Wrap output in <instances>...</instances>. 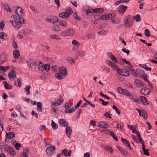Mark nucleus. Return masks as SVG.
<instances>
[{
    "mask_svg": "<svg viewBox=\"0 0 157 157\" xmlns=\"http://www.w3.org/2000/svg\"><path fill=\"white\" fill-rule=\"evenodd\" d=\"M118 148L120 151L124 155H127L128 152L127 151L125 150L123 148L121 147H118Z\"/></svg>",
    "mask_w": 157,
    "mask_h": 157,
    "instance_id": "31",
    "label": "nucleus"
},
{
    "mask_svg": "<svg viewBox=\"0 0 157 157\" xmlns=\"http://www.w3.org/2000/svg\"><path fill=\"white\" fill-rule=\"evenodd\" d=\"M50 37L51 38H52L53 39H56V40L61 39L59 36L56 35H51L50 36Z\"/></svg>",
    "mask_w": 157,
    "mask_h": 157,
    "instance_id": "38",
    "label": "nucleus"
},
{
    "mask_svg": "<svg viewBox=\"0 0 157 157\" xmlns=\"http://www.w3.org/2000/svg\"><path fill=\"white\" fill-rule=\"evenodd\" d=\"M121 60L123 62H125L126 63V64L129 65L130 67V68H131L132 67V66L130 62L129 61H127L126 59H121Z\"/></svg>",
    "mask_w": 157,
    "mask_h": 157,
    "instance_id": "56",
    "label": "nucleus"
},
{
    "mask_svg": "<svg viewBox=\"0 0 157 157\" xmlns=\"http://www.w3.org/2000/svg\"><path fill=\"white\" fill-rule=\"evenodd\" d=\"M52 68L53 71L57 73L55 76L59 80L64 78L67 75V70L64 67H59L56 66H54Z\"/></svg>",
    "mask_w": 157,
    "mask_h": 157,
    "instance_id": "2",
    "label": "nucleus"
},
{
    "mask_svg": "<svg viewBox=\"0 0 157 157\" xmlns=\"http://www.w3.org/2000/svg\"><path fill=\"white\" fill-rule=\"evenodd\" d=\"M63 153L64 154V155L67 157V156H70L71 155V151H70L68 152L67 150L66 149H64L62 151Z\"/></svg>",
    "mask_w": 157,
    "mask_h": 157,
    "instance_id": "29",
    "label": "nucleus"
},
{
    "mask_svg": "<svg viewBox=\"0 0 157 157\" xmlns=\"http://www.w3.org/2000/svg\"><path fill=\"white\" fill-rule=\"evenodd\" d=\"M107 33V31L102 30V31H100L99 32H98V33L99 34H100L101 35H106Z\"/></svg>",
    "mask_w": 157,
    "mask_h": 157,
    "instance_id": "58",
    "label": "nucleus"
},
{
    "mask_svg": "<svg viewBox=\"0 0 157 157\" xmlns=\"http://www.w3.org/2000/svg\"><path fill=\"white\" fill-rule=\"evenodd\" d=\"M141 77L146 81L148 82V81L147 79V76L145 74H142L141 75Z\"/></svg>",
    "mask_w": 157,
    "mask_h": 157,
    "instance_id": "62",
    "label": "nucleus"
},
{
    "mask_svg": "<svg viewBox=\"0 0 157 157\" xmlns=\"http://www.w3.org/2000/svg\"><path fill=\"white\" fill-rule=\"evenodd\" d=\"M56 17H48L46 18V20L48 22L50 23H53Z\"/></svg>",
    "mask_w": 157,
    "mask_h": 157,
    "instance_id": "36",
    "label": "nucleus"
},
{
    "mask_svg": "<svg viewBox=\"0 0 157 157\" xmlns=\"http://www.w3.org/2000/svg\"><path fill=\"white\" fill-rule=\"evenodd\" d=\"M105 20L112 19L113 17H115L116 15L114 13L105 14Z\"/></svg>",
    "mask_w": 157,
    "mask_h": 157,
    "instance_id": "25",
    "label": "nucleus"
},
{
    "mask_svg": "<svg viewBox=\"0 0 157 157\" xmlns=\"http://www.w3.org/2000/svg\"><path fill=\"white\" fill-rule=\"evenodd\" d=\"M67 60L70 64H73L75 63V62L73 60V59L71 57H68L67 58Z\"/></svg>",
    "mask_w": 157,
    "mask_h": 157,
    "instance_id": "52",
    "label": "nucleus"
},
{
    "mask_svg": "<svg viewBox=\"0 0 157 157\" xmlns=\"http://www.w3.org/2000/svg\"><path fill=\"white\" fill-rule=\"evenodd\" d=\"M74 30L72 29H68L63 32V34L65 36H72L75 34Z\"/></svg>",
    "mask_w": 157,
    "mask_h": 157,
    "instance_id": "10",
    "label": "nucleus"
},
{
    "mask_svg": "<svg viewBox=\"0 0 157 157\" xmlns=\"http://www.w3.org/2000/svg\"><path fill=\"white\" fill-rule=\"evenodd\" d=\"M128 8L127 6L120 5L119 8V11L120 13H123Z\"/></svg>",
    "mask_w": 157,
    "mask_h": 157,
    "instance_id": "23",
    "label": "nucleus"
},
{
    "mask_svg": "<svg viewBox=\"0 0 157 157\" xmlns=\"http://www.w3.org/2000/svg\"><path fill=\"white\" fill-rule=\"evenodd\" d=\"M134 83L137 86L139 87H141L142 86H144V83L139 80L135 79Z\"/></svg>",
    "mask_w": 157,
    "mask_h": 157,
    "instance_id": "16",
    "label": "nucleus"
},
{
    "mask_svg": "<svg viewBox=\"0 0 157 157\" xmlns=\"http://www.w3.org/2000/svg\"><path fill=\"white\" fill-rule=\"evenodd\" d=\"M105 62L108 66L111 67L112 69L114 70L117 71L119 68L117 65L110 60H106Z\"/></svg>",
    "mask_w": 157,
    "mask_h": 157,
    "instance_id": "8",
    "label": "nucleus"
},
{
    "mask_svg": "<svg viewBox=\"0 0 157 157\" xmlns=\"http://www.w3.org/2000/svg\"><path fill=\"white\" fill-rule=\"evenodd\" d=\"M139 114L141 117H143L145 120H146L147 118V115L146 114V112L144 110H141V111L139 113Z\"/></svg>",
    "mask_w": 157,
    "mask_h": 157,
    "instance_id": "27",
    "label": "nucleus"
},
{
    "mask_svg": "<svg viewBox=\"0 0 157 157\" xmlns=\"http://www.w3.org/2000/svg\"><path fill=\"white\" fill-rule=\"evenodd\" d=\"M111 21L114 24H118L120 23L119 19L118 18L116 17H115L112 18Z\"/></svg>",
    "mask_w": 157,
    "mask_h": 157,
    "instance_id": "26",
    "label": "nucleus"
},
{
    "mask_svg": "<svg viewBox=\"0 0 157 157\" xmlns=\"http://www.w3.org/2000/svg\"><path fill=\"white\" fill-rule=\"evenodd\" d=\"M15 12L18 16L16 15H12V18L13 19L14 21L10 20V22L13 25L16 29H19L21 26V24L25 23V20L21 17L23 15L22 8L20 7H18L15 10Z\"/></svg>",
    "mask_w": 157,
    "mask_h": 157,
    "instance_id": "1",
    "label": "nucleus"
},
{
    "mask_svg": "<svg viewBox=\"0 0 157 157\" xmlns=\"http://www.w3.org/2000/svg\"><path fill=\"white\" fill-rule=\"evenodd\" d=\"M14 146L16 149L18 150L21 147V144H20L16 143L15 144Z\"/></svg>",
    "mask_w": 157,
    "mask_h": 157,
    "instance_id": "64",
    "label": "nucleus"
},
{
    "mask_svg": "<svg viewBox=\"0 0 157 157\" xmlns=\"http://www.w3.org/2000/svg\"><path fill=\"white\" fill-rule=\"evenodd\" d=\"M4 86L5 88L7 89H10L12 88L11 85L6 81L4 82Z\"/></svg>",
    "mask_w": 157,
    "mask_h": 157,
    "instance_id": "41",
    "label": "nucleus"
},
{
    "mask_svg": "<svg viewBox=\"0 0 157 157\" xmlns=\"http://www.w3.org/2000/svg\"><path fill=\"white\" fill-rule=\"evenodd\" d=\"M72 44L76 46V47H74L72 49V50H75V51L76 52V50L75 49V48H79L78 46L80 45V44L77 40H73L72 41Z\"/></svg>",
    "mask_w": 157,
    "mask_h": 157,
    "instance_id": "21",
    "label": "nucleus"
},
{
    "mask_svg": "<svg viewBox=\"0 0 157 157\" xmlns=\"http://www.w3.org/2000/svg\"><path fill=\"white\" fill-rule=\"evenodd\" d=\"M59 17L65 18H67L69 17V14L65 12L61 13L59 14Z\"/></svg>",
    "mask_w": 157,
    "mask_h": 157,
    "instance_id": "28",
    "label": "nucleus"
},
{
    "mask_svg": "<svg viewBox=\"0 0 157 157\" xmlns=\"http://www.w3.org/2000/svg\"><path fill=\"white\" fill-rule=\"evenodd\" d=\"M28 65L31 68H33L36 66V63L35 62L33 61L31 59H29L27 62Z\"/></svg>",
    "mask_w": 157,
    "mask_h": 157,
    "instance_id": "24",
    "label": "nucleus"
},
{
    "mask_svg": "<svg viewBox=\"0 0 157 157\" xmlns=\"http://www.w3.org/2000/svg\"><path fill=\"white\" fill-rule=\"evenodd\" d=\"M55 150V147L54 146H51L47 147L46 150L45 152L48 155H51L54 153Z\"/></svg>",
    "mask_w": 157,
    "mask_h": 157,
    "instance_id": "9",
    "label": "nucleus"
},
{
    "mask_svg": "<svg viewBox=\"0 0 157 157\" xmlns=\"http://www.w3.org/2000/svg\"><path fill=\"white\" fill-rule=\"evenodd\" d=\"M140 91L141 94L146 95L148 94L151 92V90L148 88L145 87L141 89Z\"/></svg>",
    "mask_w": 157,
    "mask_h": 157,
    "instance_id": "11",
    "label": "nucleus"
},
{
    "mask_svg": "<svg viewBox=\"0 0 157 157\" xmlns=\"http://www.w3.org/2000/svg\"><path fill=\"white\" fill-rule=\"evenodd\" d=\"M3 7L4 9L7 11L10 12L12 10L9 6L6 4L3 5Z\"/></svg>",
    "mask_w": 157,
    "mask_h": 157,
    "instance_id": "44",
    "label": "nucleus"
},
{
    "mask_svg": "<svg viewBox=\"0 0 157 157\" xmlns=\"http://www.w3.org/2000/svg\"><path fill=\"white\" fill-rule=\"evenodd\" d=\"M133 19L136 21H141L140 15L137 14L133 17Z\"/></svg>",
    "mask_w": 157,
    "mask_h": 157,
    "instance_id": "40",
    "label": "nucleus"
},
{
    "mask_svg": "<svg viewBox=\"0 0 157 157\" xmlns=\"http://www.w3.org/2000/svg\"><path fill=\"white\" fill-rule=\"evenodd\" d=\"M59 23L60 25L63 27H66L67 26V23L64 21H59Z\"/></svg>",
    "mask_w": 157,
    "mask_h": 157,
    "instance_id": "42",
    "label": "nucleus"
},
{
    "mask_svg": "<svg viewBox=\"0 0 157 157\" xmlns=\"http://www.w3.org/2000/svg\"><path fill=\"white\" fill-rule=\"evenodd\" d=\"M17 80L18 82V86L19 87H20L21 86V78H18Z\"/></svg>",
    "mask_w": 157,
    "mask_h": 157,
    "instance_id": "60",
    "label": "nucleus"
},
{
    "mask_svg": "<svg viewBox=\"0 0 157 157\" xmlns=\"http://www.w3.org/2000/svg\"><path fill=\"white\" fill-rule=\"evenodd\" d=\"M103 11L104 10L101 8L95 9L93 10L94 12L97 13H102Z\"/></svg>",
    "mask_w": 157,
    "mask_h": 157,
    "instance_id": "33",
    "label": "nucleus"
},
{
    "mask_svg": "<svg viewBox=\"0 0 157 157\" xmlns=\"http://www.w3.org/2000/svg\"><path fill=\"white\" fill-rule=\"evenodd\" d=\"M72 103H69L68 102H67L65 103V107L66 108V109L67 108V109H68L71 107L72 106Z\"/></svg>",
    "mask_w": 157,
    "mask_h": 157,
    "instance_id": "45",
    "label": "nucleus"
},
{
    "mask_svg": "<svg viewBox=\"0 0 157 157\" xmlns=\"http://www.w3.org/2000/svg\"><path fill=\"white\" fill-rule=\"evenodd\" d=\"M72 12V10L70 8H68L66 9L65 13L69 14V16Z\"/></svg>",
    "mask_w": 157,
    "mask_h": 157,
    "instance_id": "50",
    "label": "nucleus"
},
{
    "mask_svg": "<svg viewBox=\"0 0 157 157\" xmlns=\"http://www.w3.org/2000/svg\"><path fill=\"white\" fill-rule=\"evenodd\" d=\"M50 68V65L48 64H46L44 66L43 68V71L44 70H45L47 71H49Z\"/></svg>",
    "mask_w": 157,
    "mask_h": 157,
    "instance_id": "53",
    "label": "nucleus"
},
{
    "mask_svg": "<svg viewBox=\"0 0 157 157\" xmlns=\"http://www.w3.org/2000/svg\"><path fill=\"white\" fill-rule=\"evenodd\" d=\"M95 35L94 33H90L87 36V38L88 39H93L95 37Z\"/></svg>",
    "mask_w": 157,
    "mask_h": 157,
    "instance_id": "48",
    "label": "nucleus"
},
{
    "mask_svg": "<svg viewBox=\"0 0 157 157\" xmlns=\"http://www.w3.org/2000/svg\"><path fill=\"white\" fill-rule=\"evenodd\" d=\"M51 125L53 129L54 130L58 128V124L53 120H52Z\"/></svg>",
    "mask_w": 157,
    "mask_h": 157,
    "instance_id": "39",
    "label": "nucleus"
},
{
    "mask_svg": "<svg viewBox=\"0 0 157 157\" xmlns=\"http://www.w3.org/2000/svg\"><path fill=\"white\" fill-rule=\"evenodd\" d=\"M144 32V34L146 36L148 37L150 36L151 34L150 31L148 29H145Z\"/></svg>",
    "mask_w": 157,
    "mask_h": 157,
    "instance_id": "51",
    "label": "nucleus"
},
{
    "mask_svg": "<svg viewBox=\"0 0 157 157\" xmlns=\"http://www.w3.org/2000/svg\"><path fill=\"white\" fill-rule=\"evenodd\" d=\"M63 98L62 97L61 95L60 96V98H58L57 100L55 99L56 102H53L51 105V106L52 107L53 106H57L61 105L63 102Z\"/></svg>",
    "mask_w": 157,
    "mask_h": 157,
    "instance_id": "7",
    "label": "nucleus"
},
{
    "mask_svg": "<svg viewBox=\"0 0 157 157\" xmlns=\"http://www.w3.org/2000/svg\"><path fill=\"white\" fill-rule=\"evenodd\" d=\"M52 29L54 31H59L60 30V29L59 27L58 26H54L52 27Z\"/></svg>",
    "mask_w": 157,
    "mask_h": 157,
    "instance_id": "55",
    "label": "nucleus"
},
{
    "mask_svg": "<svg viewBox=\"0 0 157 157\" xmlns=\"http://www.w3.org/2000/svg\"><path fill=\"white\" fill-rule=\"evenodd\" d=\"M15 135L14 132H10L9 133L6 132V137L5 141L6 142L7 139H11L15 137Z\"/></svg>",
    "mask_w": 157,
    "mask_h": 157,
    "instance_id": "14",
    "label": "nucleus"
},
{
    "mask_svg": "<svg viewBox=\"0 0 157 157\" xmlns=\"http://www.w3.org/2000/svg\"><path fill=\"white\" fill-rule=\"evenodd\" d=\"M58 23H59L58 19L56 17V18H55V19L54 20V21L53 22V23L54 26H57V24Z\"/></svg>",
    "mask_w": 157,
    "mask_h": 157,
    "instance_id": "63",
    "label": "nucleus"
},
{
    "mask_svg": "<svg viewBox=\"0 0 157 157\" xmlns=\"http://www.w3.org/2000/svg\"><path fill=\"white\" fill-rule=\"evenodd\" d=\"M3 147L6 151L10 154V155L14 156L15 155V152L14 151L13 148L7 145H5Z\"/></svg>",
    "mask_w": 157,
    "mask_h": 157,
    "instance_id": "4",
    "label": "nucleus"
},
{
    "mask_svg": "<svg viewBox=\"0 0 157 157\" xmlns=\"http://www.w3.org/2000/svg\"><path fill=\"white\" fill-rule=\"evenodd\" d=\"M108 56L109 58L112 61H113L115 63H117V60L116 57L111 53H108Z\"/></svg>",
    "mask_w": 157,
    "mask_h": 157,
    "instance_id": "19",
    "label": "nucleus"
},
{
    "mask_svg": "<svg viewBox=\"0 0 157 157\" xmlns=\"http://www.w3.org/2000/svg\"><path fill=\"white\" fill-rule=\"evenodd\" d=\"M140 99L142 102V103L144 105H148L147 101L146 98L144 96H140Z\"/></svg>",
    "mask_w": 157,
    "mask_h": 157,
    "instance_id": "18",
    "label": "nucleus"
},
{
    "mask_svg": "<svg viewBox=\"0 0 157 157\" xmlns=\"http://www.w3.org/2000/svg\"><path fill=\"white\" fill-rule=\"evenodd\" d=\"M31 33V31L29 29H24L20 30L18 33L17 37L18 39L23 38V36L29 35Z\"/></svg>",
    "mask_w": 157,
    "mask_h": 157,
    "instance_id": "3",
    "label": "nucleus"
},
{
    "mask_svg": "<svg viewBox=\"0 0 157 157\" xmlns=\"http://www.w3.org/2000/svg\"><path fill=\"white\" fill-rule=\"evenodd\" d=\"M8 76L11 81H13L16 77V75L14 73L13 71L12 70L11 72L9 73Z\"/></svg>",
    "mask_w": 157,
    "mask_h": 157,
    "instance_id": "17",
    "label": "nucleus"
},
{
    "mask_svg": "<svg viewBox=\"0 0 157 157\" xmlns=\"http://www.w3.org/2000/svg\"><path fill=\"white\" fill-rule=\"evenodd\" d=\"M9 67L8 66L5 67L3 66H0V70L3 72H6L9 69Z\"/></svg>",
    "mask_w": 157,
    "mask_h": 157,
    "instance_id": "43",
    "label": "nucleus"
},
{
    "mask_svg": "<svg viewBox=\"0 0 157 157\" xmlns=\"http://www.w3.org/2000/svg\"><path fill=\"white\" fill-rule=\"evenodd\" d=\"M42 104L40 102H38L37 103V110L40 112H41L42 110Z\"/></svg>",
    "mask_w": 157,
    "mask_h": 157,
    "instance_id": "35",
    "label": "nucleus"
},
{
    "mask_svg": "<svg viewBox=\"0 0 157 157\" xmlns=\"http://www.w3.org/2000/svg\"><path fill=\"white\" fill-rule=\"evenodd\" d=\"M59 124L60 126L65 127L68 125V123L65 119H61L59 121Z\"/></svg>",
    "mask_w": 157,
    "mask_h": 157,
    "instance_id": "12",
    "label": "nucleus"
},
{
    "mask_svg": "<svg viewBox=\"0 0 157 157\" xmlns=\"http://www.w3.org/2000/svg\"><path fill=\"white\" fill-rule=\"evenodd\" d=\"M12 45L13 47L14 48L16 49L18 48L17 44L15 41L14 38H13L12 39Z\"/></svg>",
    "mask_w": 157,
    "mask_h": 157,
    "instance_id": "47",
    "label": "nucleus"
},
{
    "mask_svg": "<svg viewBox=\"0 0 157 157\" xmlns=\"http://www.w3.org/2000/svg\"><path fill=\"white\" fill-rule=\"evenodd\" d=\"M113 109L116 110V112L117 113L119 114H120V112L119 109H118L117 107L115 106L114 105H113L112 107Z\"/></svg>",
    "mask_w": 157,
    "mask_h": 157,
    "instance_id": "59",
    "label": "nucleus"
},
{
    "mask_svg": "<svg viewBox=\"0 0 157 157\" xmlns=\"http://www.w3.org/2000/svg\"><path fill=\"white\" fill-rule=\"evenodd\" d=\"M44 65L43 63H39L38 64V67L40 71H43Z\"/></svg>",
    "mask_w": 157,
    "mask_h": 157,
    "instance_id": "46",
    "label": "nucleus"
},
{
    "mask_svg": "<svg viewBox=\"0 0 157 157\" xmlns=\"http://www.w3.org/2000/svg\"><path fill=\"white\" fill-rule=\"evenodd\" d=\"M66 133L67 135V136L68 137L70 138V136L71 135V133L72 132V129L71 128L67 125V126H66Z\"/></svg>",
    "mask_w": 157,
    "mask_h": 157,
    "instance_id": "20",
    "label": "nucleus"
},
{
    "mask_svg": "<svg viewBox=\"0 0 157 157\" xmlns=\"http://www.w3.org/2000/svg\"><path fill=\"white\" fill-rule=\"evenodd\" d=\"M76 109V108H75V107L72 108L70 109H67V108H66L65 110V112L66 113H72L75 111Z\"/></svg>",
    "mask_w": 157,
    "mask_h": 157,
    "instance_id": "32",
    "label": "nucleus"
},
{
    "mask_svg": "<svg viewBox=\"0 0 157 157\" xmlns=\"http://www.w3.org/2000/svg\"><path fill=\"white\" fill-rule=\"evenodd\" d=\"M5 26V24L3 23V21H2L0 23V30H2Z\"/></svg>",
    "mask_w": 157,
    "mask_h": 157,
    "instance_id": "61",
    "label": "nucleus"
},
{
    "mask_svg": "<svg viewBox=\"0 0 157 157\" xmlns=\"http://www.w3.org/2000/svg\"><path fill=\"white\" fill-rule=\"evenodd\" d=\"M130 96H128L129 97V98L132 101L136 102L137 103H140V101L138 98L134 95L130 93Z\"/></svg>",
    "mask_w": 157,
    "mask_h": 157,
    "instance_id": "13",
    "label": "nucleus"
},
{
    "mask_svg": "<svg viewBox=\"0 0 157 157\" xmlns=\"http://www.w3.org/2000/svg\"><path fill=\"white\" fill-rule=\"evenodd\" d=\"M130 17V16L127 15L124 19V24L125 27L128 28H130L133 25L132 22L129 21Z\"/></svg>",
    "mask_w": 157,
    "mask_h": 157,
    "instance_id": "5",
    "label": "nucleus"
},
{
    "mask_svg": "<svg viewBox=\"0 0 157 157\" xmlns=\"http://www.w3.org/2000/svg\"><path fill=\"white\" fill-rule=\"evenodd\" d=\"M13 54L14 58L15 59H18L20 56V52L18 50H14L13 51Z\"/></svg>",
    "mask_w": 157,
    "mask_h": 157,
    "instance_id": "22",
    "label": "nucleus"
},
{
    "mask_svg": "<svg viewBox=\"0 0 157 157\" xmlns=\"http://www.w3.org/2000/svg\"><path fill=\"white\" fill-rule=\"evenodd\" d=\"M98 126L101 128H109V126L107 123L103 121L100 122L98 123Z\"/></svg>",
    "mask_w": 157,
    "mask_h": 157,
    "instance_id": "15",
    "label": "nucleus"
},
{
    "mask_svg": "<svg viewBox=\"0 0 157 157\" xmlns=\"http://www.w3.org/2000/svg\"><path fill=\"white\" fill-rule=\"evenodd\" d=\"M105 148L108 151V152L112 153L113 152V150L112 148L109 146H107Z\"/></svg>",
    "mask_w": 157,
    "mask_h": 157,
    "instance_id": "57",
    "label": "nucleus"
},
{
    "mask_svg": "<svg viewBox=\"0 0 157 157\" xmlns=\"http://www.w3.org/2000/svg\"><path fill=\"white\" fill-rule=\"evenodd\" d=\"M7 54L4 53L2 54L0 57V60L2 62H4L7 59Z\"/></svg>",
    "mask_w": 157,
    "mask_h": 157,
    "instance_id": "30",
    "label": "nucleus"
},
{
    "mask_svg": "<svg viewBox=\"0 0 157 157\" xmlns=\"http://www.w3.org/2000/svg\"><path fill=\"white\" fill-rule=\"evenodd\" d=\"M31 87L30 85H27L26 86L25 88L24 89V90L25 92H26V94L27 95H29L30 94V89Z\"/></svg>",
    "mask_w": 157,
    "mask_h": 157,
    "instance_id": "34",
    "label": "nucleus"
},
{
    "mask_svg": "<svg viewBox=\"0 0 157 157\" xmlns=\"http://www.w3.org/2000/svg\"><path fill=\"white\" fill-rule=\"evenodd\" d=\"M78 54L81 57H83L85 55V52L84 51H80L78 52Z\"/></svg>",
    "mask_w": 157,
    "mask_h": 157,
    "instance_id": "49",
    "label": "nucleus"
},
{
    "mask_svg": "<svg viewBox=\"0 0 157 157\" xmlns=\"http://www.w3.org/2000/svg\"><path fill=\"white\" fill-rule=\"evenodd\" d=\"M122 71H123V74H124L123 75L126 76H128L129 75V74L128 72L125 69H123Z\"/></svg>",
    "mask_w": 157,
    "mask_h": 157,
    "instance_id": "54",
    "label": "nucleus"
},
{
    "mask_svg": "<svg viewBox=\"0 0 157 157\" xmlns=\"http://www.w3.org/2000/svg\"><path fill=\"white\" fill-rule=\"evenodd\" d=\"M7 35L6 33L3 32H0V38L4 40H6L7 37Z\"/></svg>",
    "mask_w": 157,
    "mask_h": 157,
    "instance_id": "37",
    "label": "nucleus"
},
{
    "mask_svg": "<svg viewBox=\"0 0 157 157\" xmlns=\"http://www.w3.org/2000/svg\"><path fill=\"white\" fill-rule=\"evenodd\" d=\"M117 90L120 94H123L127 96H130V93L125 89H123L121 87H118L117 88Z\"/></svg>",
    "mask_w": 157,
    "mask_h": 157,
    "instance_id": "6",
    "label": "nucleus"
}]
</instances>
